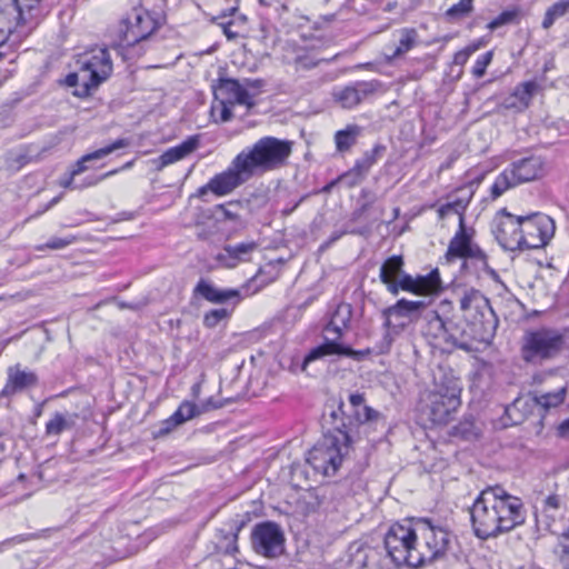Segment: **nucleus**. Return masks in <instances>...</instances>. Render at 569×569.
<instances>
[{"label": "nucleus", "instance_id": "obj_15", "mask_svg": "<svg viewBox=\"0 0 569 569\" xmlns=\"http://www.w3.org/2000/svg\"><path fill=\"white\" fill-rule=\"evenodd\" d=\"M413 522L408 525L395 523L385 536L383 550L388 558L389 566L393 565L410 567L411 539Z\"/></svg>", "mask_w": 569, "mask_h": 569}, {"label": "nucleus", "instance_id": "obj_12", "mask_svg": "<svg viewBox=\"0 0 569 569\" xmlns=\"http://www.w3.org/2000/svg\"><path fill=\"white\" fill-rule=\"evenodd\" d=\"M159 27L148 11L133 9L118 26V38L122 46H134L148 39Z\"/></svg>", "mask_w": 569, "mask_h": 569}, {"label": "nucleus", "instance_id": "obj_16", "mask_svg": "<svg viewBox=\"0 0 569 569\" xmlns=\"http://www.w3.org/2000/svg\"><path fill=\"white\" fill-rule=\"evenodd\" d=\"M426 308L427 302L422 300L401 298L395 305L381 311L383 327L392 333H400L410 323L416 322Z\"/></svg>", "mask_w": 569, "mask_h": 569}, {"label": "nucleus", "instance_id": "obj_34", "mask_svg": "<svg viewBox=\"0 0 569 569\" xmlns=\"http://www.w3.org/2000/svg\"><path fill=\"white\" fill-rule=\"evenodd\" d=\"M562 500L558 495H550L541 501L540 507L535 508V517L537 522H543L548 528L550 526L549 520H553L557 512L560 510Z\"/></svg>", "mask_w": 569, "mask_h": 569}, {"label": "nucleus", "instance_id": "obj_26", "mask_svg": "<svg viewBox=\"0 0 569 569\" xmlns=\"http://www.w3.org/2000/svg\"><path fill=\"white\" fill-rule=\"evenodd\" d=\"M199 144V136H190L180 144L169 148L158 158L152 159L151 163L157 171H161L166 167L186 159L198 149Z\"/></svg>", "mask_w": 569, "mask_h": 569}, {"label": "nucleus", "instance_id": "obj_64", "mask_svg": "<svg viewBox=\"0 0 569 569\" xmlns=\"http://www.w3.org/2000/svg\"><path fill=\"white\" fill-rule=\"evenodd\" d=\"M397 7V2H389L383 9L386 12L392 11Z\"/></svg>", "mask_w": 569, "mask_h": 569}, {"label": "nucleus", "instance_id": "obj_30", "mask_svg": "<svg viewBox=\"0 0 569 569\" xmlns=\"http://www.w3.org/2000/svg\"><path fill=\"white\" fill-rule=\"evenodd\" d=\"M129 146V141L127 139H117L116 141H113L112 143L103 147V148H100L98 150H94L90 153H87L84 156H82L73 166V168L70 170V172L72 173V176H79L81 173H83L84 171H87L89 169V167L87 166L88 162L90 161H93V160H100L107 156H109L110 153H112L113 151L118 150V149H121V148H126Z\"/></svg>", "mask_w": 569, "mask_h": 569}, {"label": "nucleus", "instance_id": "obj_28", "mask_svg": "<svg viewBox=\"0 0 569 569\" xmlns=\"http://www.w3.org/2000/svg\"><path fill=\"white\" fill-rule=\"evenodd\" d=\"M538 90L536 81H526L518 84L512 93L508 96L501 103L502 108L521 112L526 110Z\"/></svg>", "mask_w": 569, "mask_h": 569}, {"label": "nucleus", "instance_id": "obj_8", "mask_svg": "<svg viewBox=\"0 0 569 569\" xmlns=\"http://www.w3.org/2000/svg\"><path fill=\"white\" fill-rule=\"evenodd\" d=\"M460 310L466 322L472 327L475 337L485 340L497 326V318L487 297L479 290L466 289L459 299Z\"/></svg>", "mask_w": 569, "mask_h": 569}, {"label": "nucleus", "instance_id": "obj_60", "mask_svg": "<svg viewBox=\"0 0 569 569\" xmlns=\"http://www.w3.org/2000/svg\"><path fill=\"white\" fill-rule=\"evenodd\" d=\"M557 433L561 438H569V418L558 426Z\"/></svg>", "mask_w": 569, "mask_h": 569}, {"label": "nucleus", "instance_id": "obj_57", "mask_svg": "<svg viewBox=\"0 0 569 569\" xmlns=\"http://www.w3.org/2000/svg\"><path fill=\"white\" fill-rule=\"evenodd\" d=\"M76 176H72L71 172L64 178H61L59 181L60 187L64 189L76 190L79 189V184L74 183Z\"/></svg>", "mask_w": 569, "mask_h": 569}, {"label": "nucleus", "instance_id": "obj_51", "mask_svg": "<svg viewBox=\"0 0 569 569\" xmlns=\"http://www.w3.org/2000/svg\"><path fill=\"white\" fill-rule=\"evenodd\" d=\"M119 172L118 169H113V170H110L103 174H100V176H90V177H87L83 179V181L79 184V189H84V188H89V187H93V186H97L98 183H100L101 181H103L104 179L111 177V176H114Z\"/></svg>", "mask_w": 569, "mask_h": 569}, {"label": "nucleus", "instance_id": "obj_2", "mask_svg": "<svg viewBox=\"0 0 569 569\" xmlns=\"http://www.w3.org/2000/svg\"><path fill=\"white\" fill-rule=\"evenodd\" d=\"M461 380L449 368L438 367L433 372L432 388L422 399V411L430 422L445 425L461 406Z\"/></svg>", "mask_w": 569, "mask_h": 569}, {"label": "nucleus", "instance_id": "obj_53", "mask_svg": "<svg viewBox=\"0 0 569 569\" xmlns=\"http://www.w3.org/2000/svg\"><path fill=\"white\" fill-rule=\"evenodd\" d=\"M233 106H231L230 103H220L218 101V106H213V110L216 109H220V121L221 122H227V121H230L232 119V109Z\"/></svg>", "mask_w": 569, "mask_h": 569}, {"label": "nucleus", "instance_id": "obj_61", "mask_svg": "<svg viewBox=\"0 0 569 569\" xmlns=\"http://www.w3.org/2000/svg\"><path fill=\"white\" fill-rule=\"evenodd\" d=\"M221 407V403L219 402H214L211 398L206 400L201 407L199 408V411L200 413L201 412H206V411H209V410H212V409H218Z\"/></svg>", "mask_w": 569, "mask_h": 569}, {"label": "nucleus", "instance_id": "obj_49", "mask_svg": "<svg viewBox=\"0 0 569 569\" xmlns=\"http://www.w3.org/2000/svg\"><path fill=\"white\" fill-rule=\"evenodd\" d=\"M230 316L229 311L224 308L210 310L204 315L203 325L207 328H214L220 321Z\"/></svg>", "mask_w": 569, "mask_h": 569}, {"label": "nucleus", "instance_id": "obj_36", "mask_svg": "<svg viewBox=\"0 0 569 569\" xmlns=\"http://www.w3.org/2000/svg\"><path fill=\"white\" fill-rule=\"evenodd\" d=\"M417 296L436 295L441 291V279L438 269L431 270L427 274L416 277Z\"/></svg>", "mask_w": 569, "mask_h": 569}, {"label": "nucleus", "instance_id": "obj_35", "mask_svg": "<svg viewBox=\"0 0 569 569\" xmlns=\"http://www.w3.org/2000/svg\"><path fill=\"white\" fill-rule=\"evenodd\" d=\"M78 419L77 413L56 412L46 423V435L48 437H58L64 430L72 429Z\"/></svg>", "mask_w": 569, "mask_h": 569}, {"label": "nucleus", "instance_id": "obj_10", "mask_svg": "<svg viewBox=\"0 0 569 569\" xmlns=\"http://www.w3.org/2000/svg\"><path fill=\"white\" fill-rule=\"evenodd\" d=\"M475 229L468 228L461 220L455 236L451 238L447 252L446 259L448 262H452L457 259L473 260L485 271L490 274H496V271L488 264V257L485 251L473 241Z\"/></svg>", "mask_w": 569, "mask_h": 569}, {"label": "nucleus", "instance_id": "obj_39", "mask_svg": "<svg viewBox=\"0 0 569 569\" xmlns=\"http://www.w3.org/2000/svg\"><path fill=\"white\" fill-rule=\"evenodd\" d=\"M469 202H470V198H467V199L459 198V199L449 201L445 204H441L438 208V210H437L438 216L440 219H445L449 214L455 213L459 217V222L461 221V219L465 222V211H466Z\"/></svg>", "mask_w": 569, "mask_h": 569}, {"label": "nucleus", "instance_id": "obj_63", "mask_svg": "<svg viewBox=\"0 0 569 569\" xmlns=\"http://www.w3.org/2000/svg\"><path fill=\"white\" fill-rule=\"evenodd\" d=\"M217 209L221 211L223 217L228 220H236L238 218V214L230 211L224 204L217 206Z\"/></svg>", "mask_w": 569, "mask_h": 569}, {"label": "nucleus", "instance_id": "obj_25", "mask_svg": "<svg viewBox=\"0 0 569 569\" xmlns=\"http://www.w3.org/2000/svg\"><path fill=\"white\" fill-rule=\"evenodd\" d=\"M395 41L385 47V59L392 62L402 58L419 42V34L415 28H401L393 32Z\"/></svg>", "mask_w": 569, "mask_h": 569}, {"label": "nucleus", "instance_id": "obj_58", "mask_svg": "<svg viewBox=\"0 0 569 569\" xmlns=\"http://www.w3.org/2000/svg\"><path fill=\"white\" fill-rule=\"evenodd\" d=\"M353 0H325L326 4H330L335 2V7L337 8V13H341L345 10L349 9Z\"/></svg>", "mask_w": 569, "mask_h": 569}, {"label": "nucleus", "instance_id": "obj_19", "mask_svg": "<svg viewBox=\"0 0 569 569\" xmlns=\"http://www.w3.org/2000/svg\"><path fill=\"white\" fill-rule=\"evenodd\" d=\"M383 548L355 541L348 549L349 569H390Z\"/></svg>", "mask_w": 569, "mask_h": 569}, {"label": "nucleus", "instance_id": "obj_32", "mask_svg": "<svg viewBox=\"0 0 569 569\" xmlns=\"http://www.w3.org/2000/svg\"><path fill=\"white\" fill-rule=\"evenodd\" d=\"M194 292L212 303H223L230 299L238 298L239 292L234 289H219L212 283L200 280L194 288Z\"/></svg>", "mask_w": 569, "mask_h": 569}, {"label": "nucleus", "instance_id": "obj_41", "mask_svg": "<svg viewBox=\"0 0 569 569\" xmlns=\"http://www.w3.org/2000/svg\"><path fill=\"white\" fill-rule=\"evenodd\" d=\"M396 290H392L391 286L387 289L392 296H397L400 290L417 295L416 277L406 273L405 270L399 276L398 280H395Z\"/></svg>", "mask_w": 569, "mask_h": 569}, {"label": "nucleus", "instance_id": "obj_4", "mask_svg": "<svg viewBox=\"0 0 569 569\" xmlns=\"http://www.w3.org/2000/svg\"><path fill=\"white\" fill-rule=\"evenodd\" d=\"M293 141L266 136L238 153L251 177L279 170L287 166Z\"/></svg>", "mask_w": 569, "mask_h": 569}, {"label": "nucleus", "instance_id": "obj_23", "mask_svg": "<svg viewBox=\"0 0 569 569\" xmlns=\"http://www.w3.org/2000/svg\"><path fill=\"white\" fill-rule=\"evenodd\" d=\"M214 97L220 103L241 104L251 108L254 102L248 90L236 79H220L214 87Z\"/></svg>", "mask_w": 569, "mask_h": 569}, {"label": "nucleus", "instance_id": "obj_21", "mask_svg": "<svg viewBox=\"0 0 569 569\" xmlns=\"http://www.w3.org/2000/svg\"><path fill=\"white\" fill-rule=\"evenodd\" d=\"M418 537L423 540L429 562L445 556L449 548V532L437 526H432L427 519L418 520Z\"/></svg>", "mask_w": 569, "mask_h": 569}, {"label": "nucleus", "instance_id": "obj_44", "mask_svg": "<svg viewBox=\"0 0 569 569\" xmlns=\"http://www.w3.org/2000/svg\"><path fill=\"white\" fill-rule=\"evenodd\" d=\"M556 553L562 569H569V528L559 536Z\"/></svg>", "mask_w": 569, "mask_h": 569}, {"label": "nucleus", "instance_id": "obj_5", "mask_svg": "<svg viewBox=\"0 0 569 569\" xmlns=\"http://www.w3.org/2000/svg\"><path fill=\"white\" fill-rule=\"evenodd\" d=\"M351 318V305L347 302L338 303L328 323L323 328V342L311 349L305 357L302 370H305L310 362L327 356L338 355L356 358L360 355L359 351H355L341 342V338L350 326Z\"/></svg>", "mask_w": 569, "mask_h": 569}, {"label": "nucleus", "instance_id": "obj_13", "mask_svg": "<svg viewBox=\"0 0 569 569\" xmlns=\"http://www.w3.org/2000/svg\"><path fill=\"white\" fill-rule=\"evenodd\" d=\"M252 177L237 154L230 166L222 172L214 174L208 183L197 191L199 197L211 192L217 197L230 194L238 187L250 180Z\"/></svg>", "mask_w": 569, "mask_h": 569}, {"label": "nucleus", "instance_id": "obj_54", "mask_svg": "<svg viewBox=\"0 0 569 569\" xmlns=\"http://www.w3.org/2000/svg\"><path fill=\"white\" fill-rule=\"evenodd\" d=\"M81 74H82V69L79 66V71L78 72L69 73L66 77V84L68 87H76L78 83L81 82V84L83 86V76H81Z\"/></svg>", "mask_w": 569, "mask_h": 569}, {"label": "nucleus", "instance_id": "obj_6", "mask_svg": "<svg viewBox=\"0 0 569 569\" xmlns=\"http://www.w3.org/2000/svg\"><path fill=\"white\" fill-rule=\"evenodd\" d=\"M351 438L343 430L326 435L307 455V463L322 476H333L348 453Z\"/></svg>", "mask_w": 569, "mask_h": 569}, {"label": "nucleus", "instance_id": "obj_22", "mask_svg": "<svg viewBox=\"0 0 569 569\" xmlns=\"http://www.w3.org/2000/svg\"><path fill=\"white\" fill-rule=\"evenodd\" d=\"M381 87L380 81H358L333 92V99L345 109H352L373 94Z\"/></svg>", "mask_w": 569, "mask_h": 569}, {"label": "nucleus", "instance_id": "obj_17", "mask_svg": "<svg viewBox=\"0 0 569 569\" xmlns=\"http://www.w3.org/2000/svg\"><path fill=\"white\" fill-rule=\"evenodd\" d=\"M284 533L272 521L257 523L251 531L252 549L266 558H276L284 551Z\"/></svg>", "mask_w": 569, "mask_h": 569}, {"label": "nucleus", "instance_id": "obj_18", "mask_svg": "<svg viewBox=\"0 0 569 569\" xmlns=\"http://www.w3.org/2000/svg\"><path fill=\"white\" fill-rule=\"evenodd\" d=\"M422 318L425 321L422 333L425 337L431 339V343L439 347L446 343L462 350H470L469 339L466 337V333L461 332L460 336L455 335L452 329L448 328V325L437 311H425Z\"/></svg>", "mask_w": 569, "mask_h": 569}, {"label": "nucleus", "instance_id": "obj_52", "mask_svg": "<svg viewBox=\"0 0 569 569\" xmlns=\"http://www.w3.org/2000/svg\"><path fill=\"white\" fill-rule=\"evenodd\" d=\"M238 531L239 528L236 532H232L230 537H226L227 543L224 546V553L233 556L238 552Z\"/></svg>", "mask_w": 569, "mask_h": 569}, {"label": "nucleus", "instance_id": "obj_37", "mask_svg": "<svg viewBox=\"0 0 569 569\" xmlns=\"http://www.w3.org/2000/svg\"><path fill=\"white\" fill-rule=\"evenodd\" d=\"M361 134V129L357 124H348L345 129L335 133V144L338 152L349 151Z\"/></svg>", "mask_w": 569, "mask_h": 569}, {"label": "nucleus", "instance_id": "obj_45", "mask_svg": "<svg viewBox=\"0 0 569 569\" xmlns=\"http://www.w3.org/2000/svg\"><path fill=\"white\" fill-rule=\"evenodd\" d=\"M77 241L76 236H67L63 238L60 237H52L48 242L44 244H40L37 247L38 251H43L46 249L50 250H61L67 248L68 246L74 243Z\"/></svg>", "mask_w": 569, "mask_h": 569}, {"label": "nucleus", "instance_id": "obj_20", "mask_svg": "<svg viewBox=\"0 0 569 569\" xmlns=\"http://www.w3.org/2000/svg\"><path fill=\"white\" fill-rule=\"evenodd\" d=\"M493 234L505 250H522L520 216H515L506 209L500 210L496 219Z\"/></svg>", "mask_w": 569, "mask_h": 569}, {"label": "nucleus", "instance_id": "obj_14", "mask_svg": "<svg viewBox=\"0 0 569 569\" xmlns=\"http://www.w3.org/2000/svg\"><path fill=\"white\" fill-rule=\"evenodd\" d=\"M520 223L522 250L543 248L555 234V221L545 213L535 212L528 216H520Z\"/></svg>", "mask_w": 569, "mask_h": 569}, {"label": "nucleus", "instance_id": "obj_59", "mask_svg": "<svg viewBox=\"0 0 569 569\" xmlns=\"http://www.w3.org/2000/svg\"><path fill=\"white\" fill-rule=\"evenodd\" d=\"M223 34L228 40H234L238 38L239 33L232 30V22L221 23Z\"/></svg>", "mask_w": 569, "mask_h": 569}, {"label": "nucleus", "instance_id": "obj_3", "mask_svg": "<svg viewBox=\"0 0 569 569\" xmlns=\"http://www.w3.org/2000/svg\"><path fill=\"white\" fill-rule=\"evenodd\" d=\"M40 0H0V34L2 42L18 46L39 24Z\"/></svg>", "mask_w": 569, "mask_h": 569}, {"label": "nucleus", "instance_id": "obj_38", "mask_svg": "<svg viewBox=\"0 0 569 569\" xmlns=\"http://www.w3.org/2000/svg\"><path fill=\"white\" fill-rule=\"evenodd\" d=\"M411 545L410 567L418 568L426 563H430L428 552H426L425 542L418 537V520L413 522Z\"/></svg>", "mask_w": 569, "mask_h": 569}, {"label": "nucleus", "instance_id": "obj_47", "mask_svg": "<svg viewBox=\"0 0 569 569\" xmlns=\"http://www.w3.org/2000/svg\"><path fill=\"white\" fill-rule=\"evenodd\" d=\"M353 415L360 423L375 422L382 418L379 411L366 405L360 410H353Z\"/></svg>", "mask_w": 569, "mask_h": 569}, {"label": "nucleus", "instance_id": "obj_9", "mask_svg": "<svg viewBox=\"0 0 569 569\" xmlns=\"http://www.w3.org/2000/svg\"><path fill=\"white\" fill-rule=\"evenodd\" d=\"M565 346V337L557 329L541 328L527 335L522 357L528 362L555 358Z\"/></svg>", "mask_w": 569, "mask_h": 569}, {"label": "nucleus", "instance_id": "obj_48", "mask_svg": "<svg viewBox=\"0 0 569 569\" xmlns=\"http://www.w3.org/2000/svg\"><path fill=\"white\" fill-rule=\"evenodd\" d=\"M492 58H493L492 51H487L477 58V60L475 61V64L472 67V70H471L475 78L479 79L485 76L486 69L491 63Z\"/></svg>", "mask_w": 569, "mask_h": 569}, {"label": "nucleus", "instance_id": "obj_27", "mask_svg": "<svg viewBox=\"0 0 569 569\" xmlns=\"http://www.w3.org/2000/svg\"><path fill=\"white\" fill-rule=\"evenodd\" d=\"M258 244L254 241L241 242L234 246H226L216 256V261L220 267L223 268H236L242 262H248L251 259V254L256 251Z\"/></svg>", "mask_w": 569, "mask_h": 569}, {"label": "nucleus", "instance_id": "obj_43", "mask_svg": "<svg viewBox=\"0 0 569 569\" xmlns=\"http://www.w3.org/2000/svg\"><path fill=\"white\" fill-rule=\"evenodd\" d=\"M473 10V0H460L458 3L451 6L445 16L449 20H459L469 16Z\"/></svg>", "mask_w": 569, "mask_h": 569}, {"label": "nucleus", "instance_id": "obj_46", "mask_svg": "<svg viewBox=\"0 0 569 569\" xmlns=\"http://www.w3.org/2000/svg\"><path fill=\"white\" fill-rule=\"evenodd\" d=\"M518 18V11L517 10H506L501 12L498 17H496L493 20H491L487 28L490 31H493L502 26L513 23Z\"/></svg>", "mask_w": 569, "mask_h": 569}, {"label": "nucleus", "instance_id": "obj_42", "mask_svg": "<svg viewBox=\"0 0 569 569\" xmlns=\"http://www.w3.org/2000/svg\"><path fill=\"white\" fill-rule=\"evenodd\" d=\"M200 415L199 407L190 401H183L172 413V420L182 425L193 417Z\"/></svg>", "mask_w": 569, "mask_h": 569}, {"label": "nucleus", "instance_id": "obj_7", "mask_svg": "<svg viewBox=\"0 0 569 569\" xmlns=\"http://www.w3.org/2000/svg\"><path fill=\"white\" fill-rule=\"evenodd\" d=\"M545 173L546 162L539 156L516 160L496 177L490 188V198L496 200L509 189L540 179Z\"/></svg>", "mask_w": 569, "mask_h": 569}, {"label": "nucleus", "instance_id": "obj_11", "mask_svg": "<svg viewBox=\"0 0 569 569\" xmlns=\"http://www.w3.org/2000/svg\"><path fill=\"white\" fill-rule=\"evenodd\" d=\"M77 63L81 67V76H83V90L77 92L78 96L88 94L91 89H96L106 81L112 72V60L106 48L90 50L80 56Z\"/></svg>", "mask_w": 569, "mask_h": 569}, {"label": "nucleus", "instance_id": "obj_31", "mask_svg": "<svg viewBox=\"0 0 569 569\" xmlns=\"http://www.w3.org/2000/svg\"><path fill=\"white\" fill-rule=\"evenodd\" d=\"M38 383V377L32 371L20 370L19 368H10L8 381L2 393L10 396L26 388L33 387Z\"/></svg>", "mask_w": 569, "mask_h": 569}, {"label": "nucleus", "instance_id": "obj_29", "mask_svg": "<svg viewBox=\"0 0 569 569\" xmlns=\"http://www.w3.org/2000/svg\"><path fill=\"white\" fill-rule=\"evenodd\" d=\"M383 150V146L377 144L371 150L366 151L343 177L352 178L350 182L351 186L359 183L368 174L371 167L377 162L378 157Z\"/></svg>", "mask_w": 569, "mask_h": 569}, {"label": "nucleus", "instance_id": "obj_56", "mask_svg": "<svg viewBox=\"0 0 569 569\" xmlns=\"http://www.w3.org/2000/svg\"><path fill=\"white\" fill-rule=\"evenodd\" d=\"M180 423H178L176 420H172V415L162 421L161 428L159 430V435H167L173 429H176Z\"/></svg>", "mask_w": 569, "mask_h": 569}, {"label": "nucleus", "instance_id": "obj_50", "mask_svg": "<svg viewBox=\"0 0 569 569\" xmlns=\"http://www.w3.org/2000/svg\"><path fill=\"white\" fill-rule=\"evenodd\" d=\"M481 48V42H472L470 44H468L466 48L457 51L453 56V64H457V66H465L468 61V59L470 58V56L472 53H475L476 51H478L479 49Z\"/></svg>", "mask_w": 569, "mask_h": 569}, {"label": "nucleus", "instance_id": "obj_62", "mask_svg": "<svg viewBox=\"0 0 569 569\" xmlns=\"http://www.w3.org/2000/svg\"><path fill=\"white\" fill-rule=\"evenodd\" d=\"M449 329H452V331L455 332V335L457 336H460L461 332H465L466 333V337L469 339V346L471 347V340L472 339H477V340H481L479 338V336H476L475 337V331L471 329V333H468L466 330H459L456 326H448Z\"/></svg>", "mask_w": 569, "mask_h": 569}, {"label": "nucleus", "instance_id": "obj_33", "mask_svg": "<svg viewBox=\"0 0 569 569\" xmlns=\"http://www.w3.org/2000/svg\"><path fill=\"white\" fill-rule=\"evenodd\" d=\"M405 261L402 256H391L380 267L379 279L388 289L390 286L396 290L395 280L402 273Z\"/></svg>", "mask_w": 569, "mask_h": 569}, {"label": "nucleus", "instance_id": "obj_24", "mask_svg": "<svg viewBox=\"0 0 569 569\" xmlns=\"http://www.w3.org/2000/svg\"><path fill=\"white\" fill-rule=\"evenodd\" d=\"M566 388L561 387L552 392L541 395H530L527 398H518L513 401L511 409L521 410L526 407L533 406L538 409L539 415H545L551 408L560 406L565 401Z\"/></svg>", "mask_w": 569, "mask_h": 569}, {"label": "nucleus", "instance_id": "obj_55", "mask_svg": "<svg viewBox=\"0 0 569 569\" xmlns=\"http://www.w3.org/2000/svg\"><path fill=\"white\" fill-rule=\"evenodd\" d=\"M365 395L360 392L351 393L349 396V402L355 410H360L365 406Z\"/></svg>", "mask_w": 569, "mask_h": 569}, {"label": "nucleus", "instance_id": "obj_1", "mask_svg": "<svg viewBox=\"0 0 569 569\" xmlns=\"http://www.w3.org/2000/svg\"><path fill=\"white\" fill-rule=\"evenodd\" d=\"M526 518L522 500L501 486H489L481 490L470 507L472 530L482 540L510 532L522 526Z\"/></svg>", "mask_w": 569, "mask_h": 569}, {"label": "nucleus", "instance_id": "obj_40", "mask_svg": "<svg viewBox=\"0 0 569 569\" xmlns=\"http://www.w3.org/2000/svg\"><path fill=\"white\" fill-rule=\"evenodd\" d=\"M569 11V0H560L549 7L542 20V28L549 29L557 19L563 17Z\"/></svg>", "mask_w": 569, "mask_h": 569}]
</instances>
